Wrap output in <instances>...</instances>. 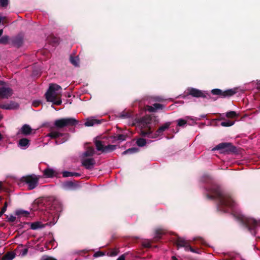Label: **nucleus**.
Wrapping results in <instances>:
<instances>
[{
	"instance_id": "f257e3e1",
	"label": "nucleus",
	"mask_w": 260,
	"mask_h": 260,
	"mask_svg": "<svg viewBox=\"0 0 260 260\" xmlns=\"http://www.w3.org/2000/svg\"><path fill=\"white\" fill-rule=\"evenodd\" d=\"M229 208H232V217L241 224L247 227L251 233L255 235V230L260 226V219L256 220L252 218L245 217L237 209L234 201L229 196Z\"/></svg>"
},
{
	"instance_id": "f03ea898",
	"label": "nucleus",
	"mask_w": 260,
	"mask_h": 260,
	"mask_svg": "<svg viewBox=\"0 0 260 260\" xmlns=\"http://www.w3.org/2000/svg\"><path fill=\"white\" fill-rule=\"evenodd\" d=\"M151 118L149 116L143 117L140 121V126L141 127V135L144 137L149 138H157L161 136L163 133L166 131L171 124V122H167L159 127L155 133L150 130Z\"/></svg>"
},
{
	"instance_id": "7ed1b4c3",
	"label": "nucleus",
	"mask_w": 260,
	"mask_h": 260,
	"mask_svg": "<svg viewBox=\"0 0 260 260\" xmlns=\"http://www.w3.org/2000/svg\"><path fill=\"white\" fill-rule=\"evenodd\" d=\"M207 197L209 199H215L217 201L218 211L225 212L227 209V193L223 190L222 186L218 184H213L208 190Z\"/></svg>"
},
{
	"instance_id": "20e7f679",
	"label": "nucleus",
	"mask_w": 260,
	"mask_h": 260,
	"mask_svg": "<svg viewBox=\"0 0 260 260\" xmlns=\"http://www.w3.org/2000/svg\"><path fill=\"white\" fill-rule=\"evenodd\" d=\"M61 93L62 88L59 85L55 84L50 85L49 89L45 93L47 101L51 102L56 105H61L62 103Z\"/></svg>"
},
{
	"instance_id": "39448f33",
	"label": "nucleus",
	"mask_w": 260,
	"mask_h": 260,
	"mask_svg": "<svg viewBox=\"0 0 260 260\" xmlns=\"http://www.w3.org/2000/svg\"><path fill=\"white\" fill-rule=\"evenodd\" d=\"M95 151L93 147H88L81 156L82 164L87 169H91L93 168L95 161L91 157L94 154Z\"/></svg>"
},
{
	"instance_id": "423d86ee",
	"label": "nucleus",
	"mask_w": 260,
	"mask_h": 260,
	"mask_svg": "<svg viewBox=\"0 0 260 260\" xmlns=\"http://www.w3.org/2000/svg\"><path fill=\"white\" fill-rule=\"evenodd\" d=\"M94 144L96 150L98 151H100L101 153H109L115 150L117 148V146L115 145L105 146L104 142L100 140V138H96L95 139Z\"/></svg>"
},
{
	"instance_id": "0eeeda50",
	"label": "nucleus",
	"mask_w": 260,
	"mask_h": 260,
	"mask_svg": "<svg viewBox=\"0 0 260 260\" xmlns=\"http://www.w3.org/2000/svg\"><path fill=\"white\" fill-rule=\"evenodd\" d=\"M39 177L34 174L22 177V181L27 185L29 189H34L38 185Z\"/></svg>"
},
{
	"instance_id": "6e6552de",
	"label": "nucleus",
	"mask_w": 260,
	"mask_h": 260,
	"mask_svg": "<svg viewBox=\"0 0 260 260\" xmlns=\"http://www.w3.org/2000/svg\"><path fill=\"white\" fill-rule=\"evenodd\" d=\"M13 90L9 85L0 80V98L2 99H8L12 95Z\"/></svg>"
},
{
	"instance_id": "1a4fd4ad",
	"label": "nucleus",
	"mask_w": 260,
	"mask_h": 260,
	"mask_svg": "<svg viewBox=\"0 0 260 260\" xmlns=\"http://www.w3.org/2000/svg\"><path fill=\"white\" fill-rule=\"evenodd\" d=\"M78 123V120L74 118H61L54 121V125L58 128H62L69 125H75Z\"/></svg>"
},
{
	"instance_id": "9d476101",
	"label": "nucleus",
	"mask_w": 260,
	"mask_h": 260,
	"mask_svg": "<svg viewBox=\"0 0 260 260\" xmlns=\"http://www.w3.org/2000/svg\"><path fill=\"white\" fill-rule=\"evenodd\" d=\"M52 139H55V143L60 144L66 142L69 138V135L67 134H62L57 131H52L47 135Z\"/></svg>"
},
{
	"instance_id": "9b49d317",
	"label": "nucleus",
	"mask_w": 260,
	"mask_h": 260,
	"mask_svg": "<svg viewBox=\"0 0 260 260\" xmlns=\"http://www.w3.org/2000/svg\"><path fill=\"white\" fill-rule=\"evenodd\" d=\"M177 244L178 247H183L186 251H190L193 253H198L194 250L188 243V242L183 238H178Z\"/></svg>"
},
{
	"instance_id": "f8f14e48",
	"label": "nucleus",
	"mask_w": 260,
	"mask_h": 260,
	"mask_svg": "<svg viewBox=\"0 0 260 260\" xmlns=\"http://www.w3.org/2000/svg\"><path fill=\"white\" fill-rule=\"evenodd\" d=\"M18 107V104L13 101L0 104V108L5 110H14L17 109Z\"/></svg>"
},
{
	"instance_id": "ddd939ff",
	"label": "nucleus",
	"mask_w": 260,
	"mask_h": 260,
	"mask_svg": "<svg viewBox=\"0 0 260 260\" xmlns=\"http://www.w3.org/2000/svg\"><path fill=\"white\" fill-rule=\"evenodd\" d=\"M212 150H217L221 154L228 153V143L224 142L220 143L213 148Z\"/></svg>"
},
{
	"instance_id": "4468645a",
	"label": "nucleus",
	"mask_w": 260,
	"mask_h": 260,
	"mask_svg": "<svg viewBox=\"0 0 260 260\" xmlns=\"http://www.w3.org/2000/svg\"><path fill=\"white\" fill-rule=\"evenodd\" d=\"M189 94L194 97H205V92L195 88L189 89Z\"/></svg>"
},
{
	"instance_id": "2eb2a0df",
	"label": "nucleus",
	"mask_w": 260,
	"mask_h": 260,
	"mask_svg": "<svg viewBox=\"0 0 260 260\" xmlns=\"http://www.w3.org/2000/svg\"><path fill=\"white\" fill-rule=\"evenodd\" d=\"M164 108V106L161 104L155 103L153 104V106H147L145 108L146 110L150 112H155L158 110L162 109Z\"/></svg>"
},
{
	"instance_id": "dca6fc26",
	"label": "nucleus",
	"mask_w": 260,
	"mask_h": 260,
	"mask_svg": "<svg viewBox=\"0 0 260 260\" xmlns=\"http://www.w3.org/2000/svg\"><path fill=\"white\" fill-rule=\"evenodd\" d=\"M101 120L97 119L94 117H91L90 118H88L86 120V121L85 123V125L86 126H92L95 124L101 123Z\"/></svg>"
},
{
	"instance_id": "f3484780",
	"label": "nucleus",
	"mask_w": 260,
	"mask_h": 260,
	"mask_svg": "<svg viewBox=\"0 0 260 260\" xmlns=\"http://www.w3.org/2000/svg\"><path fill=\"white\" fill-rule=\"evenodd\" d=\"M29 145V140L26 138L21 139L18 143V146L22 149H26Z\"/></svg>"
},
{
	"instance_id": "a211bd4d",
	"label": "nucleus",
	"mask_w": 260,
	"mask_h": 260,
	"mask_svg": "<svg viewBox=\"0 0 260 260\" xmlns=\"http://www.w3.org/2000/svg\"><path fill=\"white\" fill-rule=\"evenodd\" d=\"M32 129L28 124H24L22 126L20 132L24 135H29L31 132Z\"/></svg>"
},
{
	"instance_id": "6ab92c4d",
	"label": "nucleus",
	"mask_w": 260,
	"mask_h": 260,
	"mask_svg": "<svg viewBox=\"0 0 260 260\" xmlns=\"http://www.w3.org/2000/svg\"><path fill=\"white\" fill-rule=\"evenodd\" d=\"M188 120H193V119L189 116H187L185 119H179L177 120V125L179 126H184Z\"/></svg>"
},
{
	"instance_id": "aec40b11",
	"label": "nucleus",
	"mask_w": 260,
	"mask_h": 260,
	"mask_svg": "<svg viewBox=\"0 0 260 260\" xmlns=\"http://www.w3.org/2000/svg\"><path fill=\"white\" fill-rule=\"evenodd\" d=\"M215 124L217 126H228V121L226 120H222L221 118H217L214 120Z\"/></svg>"
},
{
	"instance_id": "412c9836",
	"label": "nucleus",
	"mask_w": 260,
	"mask_h": 260,
	"mask_svg": "<svg viewBox=\"0 0 260 260\" xmlns=\"http://www.w3.org/2000/svg\"><path fill=\"white\" fill-rule=\"evenodd\" d=\"M44 227V225L40 222H35L31 223L30 228L32 230H37Z\"/></svg>"
},
{
	"instance_id": "4be33fe9",
	"label": "nucleus",
	"mask_w": 260,
	"mask_h": 260,
	"mask_svg": "<svg viewBox=\"0 0 260 260\" xmlns=\"http://www.w3.org/2000/svg\"><path fill=\"white\" fill-rule=\"evenodd\" d=\"M54 174L55 171L52 169L47 168L44 171V175L47 177H52Z\"/></svg>"
},
{
	"instance_id": "5701e85b",
	"label": "nucleus",
	"mask_w": 260,
	"mask_h": 260,
	"mask_svg": "<svg viewBox=\"0 0 260 260\" xmlns=\"http://www.w3.org/2000/svg\"><path fill=\"white\" fill-rule=\"evenodd\" d=\"M15 256V254L13 252H9L6 254L3 257V260H12Z\"/></svg>"
},
{
	"instance_id": "b1692460",
	"label": "nucleus",
	"mask_w": 260,
	"mask_h": 260,
	"mask_svg": "<svg viewBox=\"0 0 260 260\" xmlns=\"http://www.w3.org/2000/svg\"><path fill=\"white\" fill-rule=\"evenodd\" d=\"M70 61L75 67H78L79 64V59L78 56H71Z\"/></svg>"
},
{
	"instance_id": "393cba45",
	"label": "nucleus",
	"mask_w": 260,
	"mask_h": 260,
	"mask_svg": "<svg viewBox=\"0 0 260 260\" xmlns=\"http://www.w3.org/2000/svg\"><path fill=\"white\" fill-rule=\"evenodd\" d=\"M80 175L78 173L70 172L64 171L62 173V176L64 177H68L71 176H79Z\"/></svg>"
},
{
	"instance_id": "a878e982",
	"label": "nucleus",
	"mask_w": 260,
	"mask_h": 260,
	"mask_svg": "<svg viewBox=\"0 0 260 260\" xmlns=\"http://www.w3.org/2000/svg\"><path fill=\"white\" fill-rule=\"evenodd\" d=\"M139 151V149L137 148H129L122 152V155H126L127 154H133Z\"/></svg>"
},
{
	"instance_id": "bb28decb",
	"label": "nucleus",
	"mask_w": 260,
	"mask_h": 260,
	"mask_svg": "<svg viewBox=\"0 0 260 260\" xmlns=\"http://www.w3.org/2000/svg\"><path fill=\"white\" fill-rule=\"evenodd\" d=\"M16 214L20 216L27 217L29 214V212L23 210H17L15 212Z\"/></svg>"
},
{
	"instance_id": "cd10ccee",
	"label": "nucleus",
	"mask_w": 260,
	"mask_h": 260,
	"mask_svg": "<svg viewBox=\"0 0 260 260\" xmlns=\"http://www.w3.org/2000/svg\"><path fill=\"white\" fill-rule=\"evenodd\" d=\"M241 91V89L239 87H235L229 89V96H232L235 93Z\"/></svg>"
},
{
	"instance_id": "c85d7f7f",
	"label": "nucleus",
	"mask_w": 260,
	"mask_h": 260,
	"mask_svg": "<svg viewBox=\"0 0 260 260\" xmlns=\"http://www.w3.org/2000/svg\"><path fill=\"white\" fill-rule=\"evenodd\" d=\"M137 144L140 147H143L146 144V140L143 138H139L137 141Z\"/></svg>"
},
{
	"instance_id": "c756f323",
	"label": "nucleus",
	"mask_w": 260,
	"mask_h": 260,
	"mask_svg": "<svg viewBox=\"0 0 260 260\" xmlns=\"http://www.w3.org/2000/svg\"><path fill=\"white\" fill-rule=\"evenodd\" d=\"M211 92L213 95H218L221 96H225V95L223 94L222 91L219 89H214L211 91Z\"/></svg>"
},
{
	"instance_id": "7c9ffc66",
	"label": "nucleus",
	"mask_w": 260,
	"mask_h": 260,
	"mask_svg": "<svg viewBox=\"0 0 260 260\" xmlns=\"http://www.w3.org/2000/svg\"><path fill=\"white\" fill-rule=\"evenodd\" d=\"M228 115H229V118H237L238 117L239 114L235 111H230V112H229Z\"/></svg>"
},
{
	"instance_id": "2f4dec72",
	"label": "nucleus",
	"mask_w": 260,
	"mask_h": 260,
	"mask_svg": "<svg viewBox=\"0 0 260 260\" xmlns=\"http://www.w3.org/2000/svg\"><path fill=\"white\" fill-rule=\"evenodd\" d=\"M114 139L115 140L123 141L126 139V136L122 134L118 135L116 137H114Z\"/></svg>"
},
{
	"instance_id": "473e14b6",
	"label": "nucleus",
	"mask_w": 260,
	"mask_h": 260,
	"mask_svg": "<svg viewBox=\"0 0 260 260\" xmlns=\"http://www.w3.org/2000/svg\"><path fill=\"white\" fill-rule=\"evenodd\" d=\"M162 234V232L161 230H156L155 231L154 238L159 239L161 237V235Z\"/></svg>"
},
{
	"instance_id": "72a5a7b5",
	"label": "nucleus",
	"mask_w": 260,
	"mask_h": 260,
	"mask_svg": "<svg viewBox=\"0 0 260 260\" xmlns=\"http://www.w3.org/2000/svg\"><path fill=\"white\" fill-rule=\"evenodd\" d=\"M232 152L235 153L236 152V148L232 145L231 143H229V152Z\"/></svg>"
},
{
	"instance_id": "f704fd0d",
	"label": "nucleus",
	"mask_w": 260,
	"mask_h": 260,
	"mask_svg": "<svg viewBox=\"0 0 260 260\" xmlns=\"http://www.w3.org/2000/svg\"><path fill=\"white\" fill-rule=\"evenodd\" d=\"M8 40L9 37L8 36H3L1 38H0V43L6 44L8 42Z\"/></svg>"
},
{
	"instance_id": "c9c22d12",
	"label": "nucleus",
	"mask_w": 260,
	"mask_h": 260,
	"mask_svg": "<svg viewBox=\"0 0 260 260\" xmlns=\"http://www.w3.org/2000/svg\"><path fill=\"white\" fill-rule=\"evenodd\" d=\"M0 4L2 7H6L8 4V0H0Z\"/></svg>"
},
{
	"instance_id": "e433bc0d",
	"label": "nucleus",
	"mask_w": 260,
	"mask_h": 260,
	"mask_svg": "<svg viewBox=\"0 0 260 260\" xmlns=\"http://www.w3.org/2000/svg\"><path fill=\"white\" fill-rule=\"evenodd\" d=\"M118 253V251L117 249H113L109 253V255L111 256H114L117 255Z\"/></svg>"
},
{
	"instance_id": "4c0bfd02",
	"label": "nucleus",
	"mask_w": 260,
	"mask_h": 260,
	"mask_svg": "<svg viewBox=\"0 0 260 260\" xmlns=\"http://www.w3.org/2000/svg\"><path fill=\"white\" fill-rule=\"evenodd\" d=\"M8 218L9 221L11 222H14L16 220V217L13 215H10L9 216H8Z\"/></svg>"
},
{
	"instance_id": "58836bf2",
	"label": "nucleus",
	"mask_w": 260,
	"mask_h": 260,
	"mask_svg": "<svg viewBox=\"0 0 260 260\" xmlns=\"http://www.w3.org/2000/svg\"><path fill=\"white\" fill-rule=\"evenodd\" d=\"M7 208V203L6 202L5 204V206L2 208L1 211L0 212V215H3L6 211Z\"/></svg>"
},
{
	"instance_id": "ea45409f",
	"label": "nucleus",
	"mask_w": 260,
	"mask_h": 260,
	"mask_svg": "<svg viewBox=\"0 0 260 260\" xmlns=\"http://www.w3.org/2000/svg\"><path fill=\"white\" fill-rule=\"evenodd\" d=\"M27 252H28V249L27 248H24L21 251V252H20V254L22 256H24L25 255H26L27 254Z\"/></svg>"
},
{
	"instance_id": "a19ab883",
	"label": "nucleus",
	"mask_w": 260,
	"mask_h": 260,
	"mask_svg": "<svg viewBox=\"0 0 260 260\" xmlns=\"http://www.w3.org/2000/svg\"><path fill=\"white\" fill-rule=\"evenodd\" d=\"M43 260H56L51 257L48 256H44L43 257Z\"/></svg>"
},
{
	"instance_id": "79ce46f5",
	"label": "nucleus",
	"mask_w": 260,
	"mask_h": 260,
	"mask_svg": "<svg viewBox=\"0 0 260 260\" xmlns=\"http://www.w3.org/2000/svg\"><path fill=\"white\" fill-rule=\"evenodd\" d=\"M104 255V254L102 252H98L94 253V256L98 257Z\"/></svg>"
},
{
	"instance_id": "37998d69",
	"label": "nucleus",
	"mask_w": 260,
	"mask_h": 260,
	"mask_svg": "<svg viewBox=\"0 0 260 260\" xmlns=\"http://www.w3.org/2000/svg\"><path fill=\"white\" fill-rule=\"evenodd\" d=\"M40 104V102L39 101H34L32 103V105L34 107H37Z\"/></svg>"
},
{
	"instance_id": "c03bdc74",
	"label": "nucleus",
	"mask_w": 260,
	"mask_h": 260,
	"mask_svg": "<svg viewBox=\"0 0 260 260\" xmlns=\"http://www.w3.org/2000/svg\"><path fill=\"white\" fill-rule=\"evenodd\" d=\"M235 120L231 121L229 119V126L233 125L235 123Z\"/></svg>"
},
{
	"instance_id": "a18cd8bd",
	"label": "nucleus",
	"mask_w": 260,
	"mask_h": 260,
	"mask_svg": "<svg viewBox=\"0 0 260 260\" xmlns=\"http://www.w3.org/2000/svg\"><path fill=\"white\" fill-rule=\"evenodd\" d=\"M143 245L146 247H149L151 246V244L149 242L144 243Z\"/></svg>"
},
{
	"instance_id": "49530a36",
	"label": "nucleus",
	"mask_w": 260,
	"mask_h": 260,
	"mask_svg": "<svg viewBox=\"0 0 260 260\" xmlns=\"http://www.w3.org/2000/svg\"><path fill=\"white\" fill-rule=\"evenodd\" d=\"M117 260H125V257L124 255H121Z\"/></svg>"
},
{
	"instance_id": "de8ad7c7",
	"label": "nucleus",
	"mask_w": 260,
	"mask_h": 260,
	"mask_svg": "<svg viewBox=\"0 0 260 260\" xmlns=\"http://www.w3.org/2000/svg\"><path fill=\"white\" fill-rule=\"evenodd\" d=\"M67 184L70 187H72L73 186V183L72 182H71L67 183Z\"/></svg>"
},
{
	"instance_id": "09e8293b",
	"label": "nucleus",
	"mask_w": 260,
	"mask_h": 260,
	"mask_svg": "<svg viewBox=\"0 0 260 260\" xmlns=\"http://www.w3.org/2000/svg\"><path fill=\"white\" fill-rule=\"evenodd\" d=\"M4 19V17H2L1 15H0V23H1L2 21Z\"/></svg>"
},
{
	"instance_id": "8fccbe9b",
	"label": "nucleus",
	"mask_w": 260,
	"mask_h": 260,
	"mask_svg": "<svg viewBox=\"0 0 260 260\" xmlns=\"http://www.w3.org/2000/svg\"><path fill=\"white\" fill-rule=\"evenodd\" d=\"M3 118V116L1 114V113H0V121L2 120Z\"/></svg>"
},
{
	"instance_id": "3c124183",
	"label": "nucleus",
	"mask_w": 260,
	"mask_h": 260,
	"mask_svg": "<svg viewBox=\"0 0 260 260\" xmlns=\"http://www.w3.org/2000/svg\"><path fill=\"white\" fill-rule=\"evenodd\" d=\"M19 42H20V43H18V44H17V45H18V46H19L20 45V44L22 43V40H21V39H20Z\"/></svg>"
},
{
	"instance_id": "603ef678",
	"label": "nucleus",
	"mask_w": 260,
	"mask_h": 260,
	"mask_svg": "<svg viewBox=\"0 0 260 260\" xmlns=\"http://www.w3.org/2000/svg\"><path fill=\"white\" fill-rule=\"evenodd\" d=\"M3 30L2 29H0V36L3 34Z\"/></svg>"
},
{
	"instance_id": "864d4df0",
	"label": "nucleus",
	"mask_w": 260,
	"mask_h": 260,
	"mask_svg": "<svg viewBox=\"0 0 260 260\" xmlns=\"http://www.w3.org/2000/svg\"><path fill=\"white\" fill-rule=\"evenodd\" d=\"M156 100H157V101H161L162 100V99H161V98H158V99H157Z\"/></svg>"
},
{
	"instance_id": "5fc2aeb1",
	"label": "nucleus",
	"mask_w": 260,
	"mask_h": 260,
	"mask_svg": "<svg viewBox=\"0 0 260 260\" xmlns=\"http://www.w3.org/2000/svg\"><path fill=\"white\" fill-rule=\"evenodd\" d=\"M2 135L0 134V140H2Z\"/></svg>"
},
{
	"instance_id": "6e6d98bb",
	"label": "nucleus",
	"mask_w": 260,
	"mask_h": 260,
	"mask_svg": "<svg viewBox=\"0 0 260 260\" xmlns=\"http://www.w3.org/2000/svg\"><path fill=\"white\" fill-rule=\"evenodd\" d=\"M1 187H2V183H1V182H0V188H1Z\"/></svg>"
},
{
	"instance_id": "4d7b16f0",
	"label": "nucleus",
	"mask_w": 260,
	"mask_h": 260,
	"mask_svg": "<svg viewBox=\"0 0 260 260\" xmlns=\"http://www.w3.org/2000/svg\"><path fill=\"white\" fill-rule=\"evenodd\" d=\"M225 116H226V117H228V113H225Z\"/></svg>"
},
{
	"instance_id": "13d9d810",
	"label": "nucleus",
	"mask_w": 260,
	"mask_h": 260,
	"mask_svg": "<svg viewBox=\"0 0 260 260\" xmlns=\"http://www.w3.org/2000/svg\"><path fill=\"white\" fill-rule=\"evenodd\" d=\"M172 258H173V259L174 258L175 260H176V259L175 258V257H174V256H173V257H172Z\"/></svg>"
},
{
	"instance_id": "bf43d9fd",
	"label": "nucleus",
	"mask_w": 260,
	"mask_h": 260,
	"mask_svg": "<svg viewBox=\"0 0 260 260\" xmlns=\"http://www.w3.org/2000/svg\"><path fill=\"white\" fill-rule=\"evenodd\" d=\"M228 256H229V257L230 256H231L230 255V254H229V255H228Z\"/></svg>"
}]
</instances>
